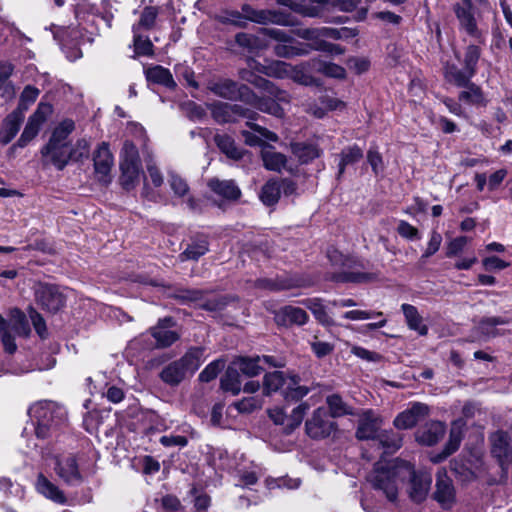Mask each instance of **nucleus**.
I'll return each mask as SVG.
<instances>
[{"label": "nucleus", "instance_id": "nucleus-64", "mask_svg": "<svg viewBox=\"0 0 512 512\" xmlns=\"http://www.w3.org/2000/svg\"><path fill=\"white\" fill-rule=\"evenodd\" d=\"M262 407V400L256 396H250L236 403V408L241 413H251Z\"/></svg>", "mask_w": 512, "mask_h": 512}, {"label": "nucleus", "instance_id": "nucleus-9", "mask_svg": "<svg viewBox=\"0 0 512 512\" xmlns=\"http://www.w3.org/2000/svg\"><path fill=\"white\" fill-rule=\"evenodd\" d=\"M491 454L497 459L500 466L505 468L512 462V442L509 434L503 430H497L489 437Z\"/></svg>", "mask_w": 512, "mask_h": 512}, {"label": "nucleus", "instance_id": "nucleus-7", "mask_svg": "<svg viewBox=\"0 0 512 512\" xmlns=\"http://www.w3.org/2000/svg\"><path fill=\"white\" fill-rule=\"evenodd\" d=\"M35 298L42 309L50 313L58 312L65 304V298L58 287L40 283L35 290Z\"/></svg>", "mask_w": 512, "mask_h": 512}, {"label": "nucleus", "instance_id": "nucleus-27", "mask_svg": "<svg viewBox=\"0 0 512 512\" xmlns=\"http://www.w3.org/2000/svg\"><path fill=\"white\" fill-rule=\"evenodd\" d=\"M246 104L256 108L257 110L281 118L284 116V110L280 106L279 101H275L269 97H259L254 93V99Z\"/></svg>", "mask_w": 512, "mask_h": 512}, {"label": "nucleus", "instance_id": "nucleus-62", "mask_svg": "<svg viewBox=\"0 0 512 512\" xmlns=\"http://www.w3.org/2000/svg\"><path fill=\"white\" fill-rule=\"evenodd\" d=\"M121 162L141 163L138 149L132 141L126 140L124 142L121 151Z\"/></svg>", "mask_w": 512, "mask_h": 512}, {"label": "nucleus", "instance_id": "nucleus-56", "mask_svg": "<svg viewBox=\"0 0 512 512\" xmlns=\"http://www.w3.org/2000/svg\"><path fill=\"white\" fill-rule=\"evenodd\" d=\"M171 297L178 300L182 304H186L189 302H198L203 300V291L197 289H185L180 288L176 289Z\"/></svg>", "mask_w": 512, "mask_h": 512}, {"label": "nucleus", "instance_id": "nucleus-14", "mask_svg": "<svg viewBox=\"0 0 512 512\" xmlns=\"http://www.w3.org/2000/svg\"><path fill=\"white\" fill-rule=\"evenodd\" d=\"M174 325L172 317L159 319L156 326L150 328V334L156 341L157 348H167L174 344L179 338V334L168 328Z\"/></svg>", "mask_w": 512, "mask_h": 512}, {"label": "nucleus", "instance_id": "nucleus-26", "mask_svg": "<svg viewBox=\"0 0 512 512\" xmlns=\"http://www.w3.org/2000/svg\"><path fill=\"white\" fill-rule=\"evenodd\" d=\"M308 64L315 72L327 77L336 79H344L346 77V70L338 64L326 62L319 58L311 59Z\"/></svg>", "mask_w": 512, "mask_h": 512}, {"label": "nucleus", "instance_id": "nucleus-13", "mask_svg": "<svg viewBox=\"0 0 512 512\" xmlns=\"http://www.w3.org/2000/svg\"><path fill=\"white\" fill-rule=\"evenodd\" d=\"M434 499L444 509H449L455 502V489L452 480L445 471H439L436 477Z\"/></svg>", "mask_w": 512, "mask_h": 512}, {"label": "nucleus", "instance_id": "nucleus-24", "mask_svg": "<svg viewBox=\"0 0 512 512\" xmlns=\"http://www.w3.org/2000/svg\"><path fill=\"white\" fill-rule=\"evenodd\" d=\"M402 445L401 437L392 430H382L372 443L373 447L382 449V454H391L397 451Z\"/></svg>", "mask_w": 512, "mask_h": 512}, {"label": "nucleus", "instance_id": "nucleus-6", "mask_svg": "<svg viewBox=\"0 0 512 512\" xmlns=\"http://www.w3.org/2000/svg\"><path fill=\"white\" fill-rule=\"evenodd\" d=\"M210 89L215 95L228 100H239L245 103L254 99V92L247 85H239L231 79H221L213 83Z\"/></svg>", "mask_w": 512, "mask_h": 512}, {"label": "nucleus", "instance_id": "nucleus-38", "mask_svg": "<svg viewBox=\"0 0 512 512\" xmlns=\"http://www.w3.org/2000/svg\"><path fill=\"white\" fill-rule=\"evenodd\" d=\"M214 142L217 147L229 158L239 160L242 158V151L235 145L234 139L227 134H216Z\"/></svg>", "mask_w": 512, "mask_h": 512}, {"label": "nucleus", "instance_id": "nucleus-36", "mask_svg": "<svg viewBox=\"0 0 512 512\" xmlns=\"http://www.w3.org/2000/svg\"><path fill=\"white\" fill-rule=\"evenodd\" d=\"M291 150L301 163L311 162L321 155V150L314 144L293 143Z\"/></svg>", "mask_w": 512, "mask_h": 512}, {"label": "nucleus", "instance_id": "nucleus-50", "mask_svg": "<svg viewBox=\"0 0 512 512\" xmlns=\"http://www.w3.org/2000/svg\"><path fill=\"white\" fill-rule=\"evenodd\" d=\"M10 321L15 333L19 336H28L30 334V326L26 315L19 309H13L10 312Z\"/></svg>", "mask_w": 512, "mask_h": 512}, {"label": "nucleus", "instance_id": "nucleus-8", "mask_svg": "<svg viewBox=\"0 0 512 512\" xmlns=\"http://www.w3.org/2000/svg\"><path fill=\"white\" fill-rule=\"evenodd\" d=\"M52 106L47 103H40L36 111L29 117L28 122L17 141V146L25 147L40 130L41 125L46 121L47 116L51 114Z\"/></svg>", "mask_w": 512, "mask_h": 512}, {"label": "nucleus", "instance_id": "nucleus-19", "mask_svg": "<svg viewBox=\"0 0 512 512\" xmlns=\"http://www.w3.org/2000/svg\"><path fill=\"white\" fill-rule=\"evenodd\" d=\"M308 314L305 310L294 306H284L275 314L277 324L283 326L304 325L308 321Z\"/></svg>", "mask_w": 512, "mask_h": 512}, {"label": "nucleus", "instance_id": "nucleus-23", "mask_svg": "<svg viewBox=\"0 0 512 512\" xmlns=\"http://www.w3.org/2000/svg\"><path fill=\"white\" fill-rule=\"evenodd\" d=\"M208 187L215 194L226 200L236 201L241 196V190L233 180H219L213 178L208 181Z\"/></svg>", "mask_w": 512, "mask_h": 512}, {"label": "nucleus", "instance_id": "nucleus-39", "mask_svg": "<svg viewBox=\"0 0 512 512\" xmlns=\"http://www.w3.org/2000/svg\"><path fill=\"white\" fill-rule=\"evenodd\" d=\"M288 381L289 377H285V374L281 371L267 373L265 374L263 381L264 393L266 395H270L271 393L277 392L278 390L283 391Z\"/></svg>", "mask_w": 512, "mask_h": 512}, {"label": "nucleus", "instance_id": "nucleus-20", "mask_svg": "<svg viewBox=\"0 0 512 512\" xmlns=\"http://www.w3.org/2000/svg\"><path fill=\"white\" fill-rule=\"evenodd\" d=\"M510 323L508 318L504 317H483L478 322L475 327V333L484 340H488L491 338H495L497 336L503 335L498 329V325H506Z\"/></svg>", "mask_w": 512, "mask_h": 512}, {"label": "nucleus", "instance_id": "nucleus-18", "mask_svg": "<svg viewBox=\"0 0 512 512\" xmlns=\"http://www.w3.org/2000/svg\"><path fill=\"white\" fill-rule=\"evenodd\" d=\"M445 434V425L440 421H431L419 429L416 440L423 445L433 446L438 443Z\"/></svg>", "mask_w": 512, "mask_h": 512}, {"label": "nucleus", "instance_id": "nucleus-52", "mask_svg": "<svg viewBox=\"0 0 512 512\" xmlns=\"http://www.w3.org/2000/svg\"><path fill=\"white\" fill-rule=\"evenodd\" d=\"M294 34L309 43H305L309 48L316 51V46L319 42H322L321 27L319 28H300L294 30Z\"/></svg>", "mask_w": 512, "mask_h": 512}, {"label": "nucleus", "instance_id": "nucleus-32", "mask_svg": "<svg viewBox=\"0 0 512 512\" xmlns=\"http://www.w3.org/2000/svg\"><path fill=\"white\" fill-rule=\"evenodd\" d=\"M401 309L405 316L408 327L411 330L417 331L420 335H426L428 328L423 324V319L420 316L417 308L410 304H402Z\"/></svg>", "mask_w": 512, "mask_h": 512}, {"label": "nucleus", "instance_id": "nucleus-28", "mask_svg": "<svg viewBox=\"0 0 512 512\" xmlns=\"http://www.w3.org/2000/svg\"><path fill=\"white\" fill-rule=\"evenodd\" d=\"M444 76L447 82L457 87H464L469 85L475 74H471L470 70L465 67L460 69L455 64H451L445 67Z\"/></svg>", "mask_w": 512, "mask_h": 512}, {"label": "nucleus", "instance_id": "nucleus-12", "mask_svg": "<svg viewBox=\"0 0 512 512\" xmlns=\"http://www.w3.org/2000/svg\"><path fill=\"white\" fill-rule=\"evenodd\" d=\"M241 78L265 92L266 95L264 97H269L283 103L290 102V95L287 91L280 89L273 82L261 76L254 75L249 71H243Z\"/></svg>", "mask_w": 512, "mask_h": 512}, {"label": "nucleus", "instance_id": "nucleus-63", "mask_svg": "<svg viewBox=\"0 0 512 512\" xmlns=\"http://www.w3.org/2000/svg\"><path fill=\"white\" fill-rule=\"evenodd\" d=\"M307 307L311 310L315 318L320 323L324 325H331L333 323L328 313L326 312L325 307L318 300L309 301Z\"/></svg>", "mask_w": 512, "mask_h": 512}, {"label": "nucleus", "instance_id": "nucleus-10", "mask_svg": "<svg viewBox=\"0 0 512 512\" xmlns=\"http://www.w3.org/2000/svg\"><path fill=\"white\" fill-rule=\"evenodd\" d=\"M94 170L97 179L105 184L111 181L110 172L114 164V157L109 144L102 142L93 153Z\"/></svg>", "mask_w": 512, "mask_h": 512}, {"label": "nucleus", "instance_id": "nucleus-15", "mask_svg": "<svg viewBox=\"0 0 512 512\" xmlns=\"http://www.w3.org/2000/svg\"><path fill=\"white\" fill-rule=\"evenodd\" d=\"M54 470L56 474L69 485L80 483L82 480L77 461L72 455L56 457Z\"/></svg>", "mask_w": 512, "mask_h": 512}, {"label": "nucleus", "instance_id": "nucleus-1", "mask_svg": "<svg viewBox=\"0 0 512 512\" xmlns=\"http://www.w3.org/2000/svg\"><path fill=\"white\" fill-rule=\"evenodd\" d=\"M406 479L410 482V499L415 503L423 502L430 489L432 477L426 472H416L407 461L396 460L389 464L378 462L368 477L372 487L381 490L391 502L397 500L399 485Z\"/></svg>", "mask_w": 512, "mask_h": 512}, {"label": "nucleus", "instance_id": "nucleus-25", "mask_svg": "<svg viewBox=\"0 0 512 512\" xmlns=\"http://www.w3.org/2000/svg\"><path fill=\"white\" fill-rule=\"evenodd\" d=\"M279 6L289 8L291 11L303 16L316 18L322 16V10L319 6L307 4L306 0H275Z\"/></svg>", "mask_w": 512, "mask_h": 512}, {"label": "nucleus", "instance_id": "nucleus-34", "mask_svg": "<svg viewBox=\"0 0 512 512\" xmlns=\"http://www.w3.org/2000/svg\"><path fill=\"white\" fill-rule=\"evenodd\" d=\"M141 163L120 162L121 184L126 190H130L139 179Z\"/></svg>", "mask_w": 512, "mask_h": 512}, {"label": "nucleus", "instance_id": "nucleus-21", "mask_svg": "<svg viewBox=\"0 0 512 512\" xmlns=\"http://www.w3.org/2000/svg\"><path fill=\"white\" fill-rule=\"evenodd\" d=\"M38 493L56 504L64 505L67 498L62 490L52 483L44 474L39 473L35 483Z\"/></svg>", "mask_w": 512, "mask_h": 512}, {"label": "nucleus", "instance_id": "nucleus-41", "mask_svg": "<svg viewBox=\"0 0 512 512\" xmlns=\"http://www.w3.org/2000/svg\"><path fill=\"white\" fill-rule=\"evenodd\" d=\"M75 129V124L72 120H63L53 131L51 138L47 144L50 147L54 145H68L67 138Z\"/></svg>", "mask_w": 512, "mask_h": 512}, {"label": "nucleus", "instance_id": "nucleus-30", "mask_svg": "<svg viewBox=\"0 0 512 512\" xmlns=\"http://www.w3.org/2000/svg\"><path fill=\"white\" fill-rule=\"evenodd\" d=\"M261 157L264 167L271 171L280 172L286 164V156L280 152H276L269 145H266L261 151Z\"/></svg>", "mask_w": 512, "mask_h": 512}, {"label": "nucleus", "instance_id": "nucleus-5", "mask_svg": "<svg viewBox=\"0 0 512 512\" xmlns=\"http://www.w3.org/2000/svg\"><path fill=\"white\" fill-rule=\"evenodd\" d=\"M324 407L315 409L305 422L306 434L315 440L325 439L337 431V423Z\"/></svg>", "mask_w": 512, "mask_h": 512}, {"label": "nucleus", "instance_id": "nucleus-11", "mask_svg": "<svg viewBox=\"0 0 512 512\" xmlns=\"http://www.w3.org/2000/svg\"><path fill=\"white\" fill-rule=\"evenodd\" d=\"M430 413V407L421 402H413L410 407L399 413L393 424L398 429L413 428L418 422L425 419Z\"/></svg>", "mask_w": 512, "mask_h": 512}, {"label": "nucleus", "instance_id": "nucleus-42", "mask_svg": "<svg viewBox=\"0 0 512 512\" xmlns=\"http://www.w3.org/2000/svg\"><path fill=\"white\" fill-rule=\"evenodd\" d=\"M280 195L281 186H279V181L271 179L261 188L260 200L266 206H273L279 201Z\"/></svg>", "mask_w": 512, "mask_h": 512}, {"label": "nucleus", "instance_id": "nucleus-53", "mask_svg": "<svg viewBox=\"0 0 512 512\" xmlns=\"http://www.w3.org/2000/svg\"><path fill=\"white\" fill-rule=\"evenodd\" d=\"M211 114L218 123H227L235 121L232 115L230 103L216 102L211 106Z\"/></svg>", "mask_w": 512, "mask_h": 512}, {"label": "nucleus", "instance_id": "nucleus-43", "mask_svg": "<svg viewBox=\"0 0 512 512\" xmlns=\"http://www.w3.org/2000/svg\"><path fill=\"white\" fill-rule=\"evenodd\" d=\"M261 357L249 358L240 357L234 361L233 364L236 366L238 371L247 377H254L261 373L263 367L260 365Z\"/></svg>", "mask_w": 512, "mask_h": 512}, {"label": "nucleus", "instance_id": "nucleus-4", "mask_svg": "<svg viewBox=\"0 0 512 512\" xmlns=\"http://www.w3.org/2000/svg\"><path fill=\"white\" fill-rule=\"evenodd\" d=\"M452 10L459 24V30L476 40L479 44L485 43V33L478 26L477 11L472 0H457Z\"/></svg>", "mask_w": 512, "mask_h": 512}, {"label": "nucleus", "instance_id": "nucleus-57", "mask_svg": "<svg viewBox=\"0 0 512 512\" xmlns=\"http://www.w3.org/2000/svg\"><path fill=\"white\" fill-rule=\"evenodd\" d=\"M225 367V361L217 359L209 363L199 374V381L208 383L214 380Z\"/></svg>", "mask_w": 512, "mask_h": 512}, {"label": "nucleus", "instance_id": "nucleus-33", "mask_svg": "<svg viewBox=\"0 0 512 512\" xmlns=\"http://www.w3.org/2000/svg\"><path fill=\"white\" fill-rule=\"evenodd\" d=\"M146 79L149 82L163 85L167 88H174L176 83L170 71L162 66H154L146 70Z\"/></svg>", "mask_w": 512, "mask_h": 512}, {"label": "nucleus", "instance_id": "nucleus-61", "mask_svg": "<svg viewBox=\"0 0 512 512\" xmlns=\"http://www.w3.org/2000/svg\"><path fill=\"white\" fill-rule=\"evenodd\" d=\"M451 470L462 482H471L476 479V474L464 463L458 461L451 462Z\"/></svg>", "mask_w": 512, "mask_h": 512}, {"label": "nucleus", "instance_id": "nucleus-2", "mask_svg": "<svg viewBox=\"0 0 512 512\" xmlns=\"http://www.w3.org/2000/svg\"><path fill=\"white\" fill-rule=\"evenodd\" d=\"M204 362V348L191 347L185 354L164 366L159 378L170 387L179 386L187 377L192 376Z\"/></svg>", "mask_w": 512, "mask_h": 512}, {"label": "nucleus", "instance_id": "nucleus-3", "mask_svg": "<svg viewBox=\"0 0 512 512\" xmlns=\"http://www.w3.org/2000/svg\"><path fill=\"white\" fill-rule=\"evenodd\" d=\"M29 415L35 423V433L40 439L48 438L66 421L63 407L44 401L34 404L29 409Z\"/></svg>", "mask_w": 512, "mask_h": 512}, {"label": "nucleus", "instance_id": "nucleus-44", "mask_svg": "<svg viewBox=\"0 0 512 512\" xmlns=\"http://www.w3.org/2000/svg\"><path fill=\"white\" fill-rule=\"evenodd\" d=\"M221 388L229 391L233 395H238L241 391L240 374L236 367H228L220 381Z\"/></svg>", "mask_w": 512, "mask_h": 512}, {"label": "nucleus", "instance_id": "nucleus-35", "mask_svg": "<svg viewBox=\"0 0 512 512\" xmlns=\"http://www.w3.org/2000/svg\"><path fill=\"white\" fill-rule=\"evenodd\" d=\"M298 285L290 279L285 278H260L255 281V287L271 292L289 290L297 287Z\"/></svg>", "mask_w": 512, "mask_h": 512}, {"label": "nucleus", "instance_id": "nucleus-45", "mask_svg": "<svg viewBox=\"0 0 512 512\" xmlns=\"http://www.w3.org/2000/svg\"><path fill=\"white\" fill-rule=\"evenodd\" d=\"M309 388L299 385L297 376H290L289 381L282 394L287 401H298L309 393Z\"/></svg>", "mask_w": 512, "mask_h": 512}, {"label": "nucleus", "instance_id": "nucleus-49", "mask_svg": "<svg viewBox=\"0 0 512 512\" xmlns=\"http://www.w3.org/2000/svg\"><path fill=\"white\" fill-rule=\"evenodd\" d=\"M375 278L374 274L371 273H362V272H356V271H348L344 270L339 273H334L332 276V280L335 282H341V283H363L371 281Z\"/></svg>", "mask_w": 512, "mask_h": 512}, {"label": "nucleus", "instance_id": "nucleus-55", "mask_svg": "<svg viewBox=\"0 0 512 512\" xmlns=\"http://www.w3.org/2000/svg\"><path fill=\"white\" fill-rule=\"evenodd\" d=\"M481 57V48L479 45L470 44L466 47L464 53V67L470 70L471 74H476L477 63Z\"/></svg>", "mask_w": 512, "mask_h": 512}, {"label": "nucleus", "instance_id": "nucleus-54", "mask_svg": "<svg viewBox=\"0 0 512 512\" xmlns=\"http://www.w3.org/2000/svg\"><path fill=\"white\" fill-rule=\"evenodd\" d=\"M309 408L310 406L308 403L302 402L292 410L291 414L288 416V423L285 428L287 433H290L299 427Z\"/></svg>", "mask_w": 512, "mask_h": 512}, {"label": "nucleus", "instance_id": "nucleus-17", "mask_svg": "<svg viewBox=\"0 0 512 512\" xmlns=\"http://www.w3.org/2000/svg\"><path fill=\"white\" fill-rule=\"evenodd\" d=\"M230 49H234L237 46L240 53L253 54L262 50L265 45L260 37L257 35L239 32L235 35L233 42H227Z\"/></svg>", "mask_w": 512, "mask_h": 512}, {"label": "nucleus", "instance_id": "nucleus-60", "mask_svg": "<svg viewBox=\"0 0 512 512\" xmlns=\"http://www.w3.org/2000/svg\"><path fill=\"white\" fill-rule=\"evenodd\" d=\"M39 95V90L33 86H26L21 93L18 108L15 111L27 110L29 105L34 103Z\"/></svg>", "mask_w": 512, "mask_h": 512}, {"label": "nucleus", "instance_id": "nucleus-31", "mask_svg": "<svg viewBox=\"0 0 512 512\" xmlns=\"http://www.w3.org/2000/svg\"><path fill=\"white\" fill-rule=\"evenodd\" d=\"M463 88H465V90L461 91L458 95L459 101L472 106H482L486 104V100L480 86L470 82L469 85H466Z\"/></svg>", "mask_w": 512, "mask_h": 512}, {"label": "nucleus", "instance_id": "nucleus-48", "mask_svg": "<svg viewBox=\"0 0 512 512\" xmlns=\"http://www.w3.org/2000/svg\"><path fill=\"white\" fill-rule=\"evenodd\" d=\"M363 157V150L358 145H352L344 148L340 153L339 172L341 176L345 167L350 164L358 162Z\"/></svg>", "mask_w": 512, "mask_h": 512}, {"label": "nucleus", "instance_id": "nucleus-37", "mask_svg": "<svg viewBox=\"0 0 512 512\" xmlns=\"http://www.w3.org/2000/svg\"><path fill=\"white\" fill-rule=\"evenodd\" d=\"M326 403L329 408V415L332 418L353 415V408L348 405L339 394H331L326 397Z\"/></svg>", "mask_w": 512, "mask_h": 512}, {"label": "nucleus", "instance_id": "nucleus-47", "mask_svg": "<svg viewBox=\"0 0 512 512\" xmlns=\"http://www.w3.org/2000/svg\"><path fill=\"white\" fill-rule=\"evenodd\" d=\"M275 24L292 26L294 23L290 14L276 9H263L262 25Z\"/></svg>", "mask_w": 512, "mask_h": 512}, {"label": "nucleus", "instance_id": "nucleus-22", "mask_svg": "<svg viewBox=\"0 0 512 512\" xmlns=\"http://www.w3.org/2000/svg\"><path fill=\"white\" fill-rule=\"evenodd\" d=\"M42 156L49 160L58 170H63L68 162L71 160V153L69 152V145H54L46 144L41 150Z\"/></svg>", "mask_w": 512, "mask_h": 512}, {"label": "nucleus", "instance_id": "nucleus-58", "mask_svg": "<svg viewBox=\"0 0 512 512\" xmlns=\"http://www.w3.org/2000/svg\"><path fill=\"white\" fill-rule=\"evenodd\" d=\"M134 51L140 56L153 55V43L148 37L143 38L139 31L133 32Z\"/></svg>", "mask_w": 512, "mask_h": 512}, {"label": "nucleus", "instance_id": "nucleus-59", "mask_svg": "<svg viewBox=\"0 0 512 512\" xmlns=\"http://www.w3.org/2000/svg\"><path fill=\"white\" fill-rule=\"evenodd\" d=\"M463 439V433L462 430L459 427L453 426L449 433V439L448 442L445 445V448L443 450V457H448L449 455L453 454L455 451L458 450L461 441Z\"/></svg>", "mask_w": 512, "mask_h": 512}, {"label": "nucleus", "instance_id": "nucleus-40", "mask_svg": "<svg viewBox=\"0 0 512 512\" xmlns=\"http://www.w3.org/2000/svg\"><path fill=\"white\" fill-rule=\"evenodd\" d=\"M23 121V114L21 111H13L5 120V133L0 141L7 145L18 133L20 125Z\"/></svg>", "mask_w": 512, "mask_h": 512}, {"label": "nucleus", "instance_id": "nucleus-16", "mask_svg": "<svg viewBox=\"0 0 512 512\" xmlns=\"http://www.w3.org/2000/svg\"><path fill=\"white\" fill-rule=\"evenodd\" d=\"M381 424L382 420L375 416L371 410L366 411L359 419L356 437L359 440H372L374 442L382 431Z\"/></svg>", "mask_w": 512, "mask_h": 512}, {"label": "nucleus", "instance_id": "nucleus-51", "mask_svg": "<svg viewBox=\"0 0 512 512\" xmlns=\"http://www.w3.org/2000/svg\"><path fill=\"white\" fill-rule=\"evenodd\" d=\"M216 19L218 22L225 25H232L241 29L247 28V23L244 21L242 11L231 9L223 10L217 15Z\"/></svg>", "mask_w": 512, "mask_h": 512}, {"label": "nucleus", "instance_id": "nucleus-29", "mask_svg": "<svg viewBox=\"0 0 512 512\" xmlns=\"http://www.w3.org/2000/svg\"><path fill=\"white\" fill-rule=\"evenodd\" d=\"M209 251V243L206 238L193 239L186 249L179 254V260L185 262L188 260L197 261L200 257Z\"/></svg>", "mask_w": 512, "mask_h": 512}, {"label": "nucleus", "instance_id": "nucleus-46", "mask_svg": "<svg viewBox=\"0 0 512 512\" xmlns=\"http://www.w3.org/2000/svg\"><path fill=\"white\" fill-rule=\"evenodd\" d=\"M159 14V8L155 6H146L140 15L139 21L132 26V31H140L141 29L150 30L155 26L156 19Z\"/></svg>", "mask_w": 512, "mask_h": 512}]
</instances>
